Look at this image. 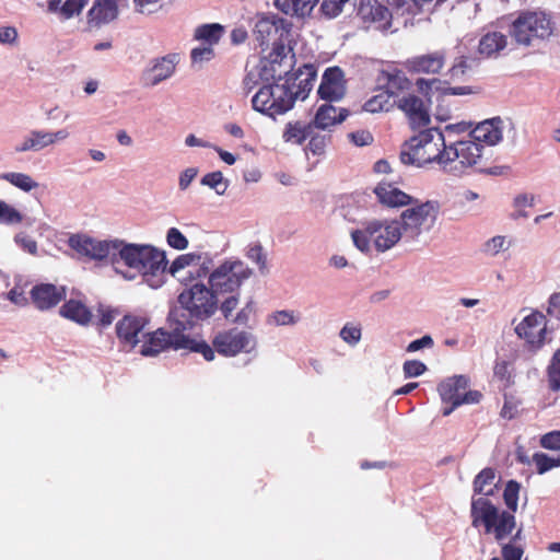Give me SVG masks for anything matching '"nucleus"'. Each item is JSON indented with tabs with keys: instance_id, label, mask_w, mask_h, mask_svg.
<instances>
[{
	"instance_id": "f257e3e1",
	"label": "nucleus",
	"mask_w": 560,
	"mask_h": 560,
	"mask_svg": "<svg viewBox=\"0 0 560 560\" xmlns=\"http://www.w3.org/2000/svg\"><path fill=\"white\" fill-rule=\"evenodd\" d=\"M219 307L218 296L210 287L195 282L184 289L177 296V305L168 314L182 329H192L198 323L211 318Z\"/></svg>"
},
{
	"instance_id": "f03ea898",
	"label": "nucleus",
	"mask_w": 560,
	"mask_h": 560,
	"mask_svg": "<svg viewBox=\"0 0 560 560\" xmlns=\"http://www.w3.org/2000/svg\"><path fill=\"white\" fill-rule=\"evenodd\" d=\"M444 132L439 128H428L406 141L399 154L405 165L423 167L436 163L444 171L448 160Z\"/></svg>"
},
{
	"instance_id": "7ed1b4c3",
	"label": "nucleus",
	"mask_w": 560,
	"mask_h": 560,
	"mask_svg": "<svg viewBox=\"0 0 560 560\" xmlns=\"http://www.w3.org/2000/svg\"><path fill=\"white\" fill-rule=\"evenodd\" d=\"M118 244L119 257L126 266L138 270L149 287L158 289L163 285L167 266L164 252L151 245L125 244L119 241Z\"/></svg>"
},
{
	"instance_id": "20e7f679",
	"label": "nucleus",
	"mask_w": 560,
	"mask_h": 560,
	"mask_svg": "<svg viewBox=\"0 0 560 560\" xmlns=\"http://www.w3.org/2000/svg\"><path fill=\"white\" fill-rule=\"evenodd\" d=\"M171 331L159 328L153 332L143 334L140 353L143 357H155L170 348L174 350H189L202 354L207 361L214 359L213 350L205 340H195L185 334V329L174 320H168Z\"/></svg>"
},
{
	"instance_id": "39448f33",
	"label": "nucleus",
	"mask_w": 560,
	"mask_h": 560,
	"mask_svg": "<svg viewBox=\"0 0 560 560\" xmlns=\"http://www.w3.org/2000/svg\"><path fill=\"white\" fill-rule=\"evenodd\" d=\"M555 30L552 18L544 11H524L511 23L509 34L520 46H534L548 39Z\"/></svg>"
},
{
	"instance_id": "423d86ee",
	"label": "nucleus",
	"mask_w": 560,
	"mask_h": 560,
	"mask_svg": "<svg viewBox=\"0 0 560 560\" xmlns=\"http://www.w3.org/2000/svg\"><path fill=\"white\" fill-rule=\"evenodd\" d=\"M470 515L472 526L478 527L482 524L486 533H492L497 541L503 540L513 532L516 525L513 513L499 512L497 506L487 498L472 499Z\"/></svg>"
},
{
	"instance_id": "0eeeda50",
	"label": "nucleus",
	"mask_w": 560,
	"mask_h": 560,
	"mask_svg": "<svg viewBox=\"0 0 560 560\" xmlns=\"http://www.w3.org/2000/svg\"><path fill=\"white\" fill-rule=\"evenodd\" d=\"M351 237L355 247L363 253L370 250L371 241L377 252H385L400 240L401 228L397 221H372L366 223L363 229L353 230Z\"/></svg>"
},
{
	"instance_id": "6e6552de",
	"label": "nucleus",
	"mask_w": 560,
	"mask_h": 560,
	"mask_svg": "<svg viewBox=\"0 0 560 560\" xmlns=\"http://www.w3.org/2000/svg\"><path fill=\"white\" fill-rule=\"evenodd\" d=\"M273 81V83L262 85L253 96L252 105L256 112H259L271 118L283 115L294 106L292 88L290 79L283 83Z\"/></svg>"
},
{
	"instance_id": "1a4fd4ad",
	"label": "nucleus",
	"mask_w": 560,
	"mask_h": 560,
	"mask_svg": "<svg viewBox=\"0 0 560 560\" xmlns=\"http://www.w3.org/2000/svg\"><path fill=\"white\" fill-rule=\"evenodd\" d=\"M252 276V269L240 259H226L208 278V283L217 296L233 294Z\"/></svg>"
},
{
	"instance_id": "9d476101",
	"label": "nucleus",
	"mask_w": 560,
	"mask_h": 560,
	"mask_svg": "<svg viewBox=\"0 0 560 560\" xmlns=\"http://www.w3.org/2000/svg\"><path fill=\"white\" fill-rule=\"evenodd\" d=\"M448 160L445 163L444 172L454 176H460L474 166L483 165V145L472 139L458 140L446 145Z\"/></svg>"
},
{
	"instance_id": "9b49d317",
	"label": "nucleus",
	"mask_w": 560,
	"mask_h": 560,
	"mask_svg": "<svg viewBox=\"0 0 560 560\" xmlns=\"http://www.w3.org/2000/svg\"><path fill=\"white\" fill-rule=\"evenodd\" d=\"M469 378L465 375H455L441 382L438 392L443 402L451 404V407L443 410V416L451 415L462 405L478 404L482 394L479 390H467Z\"/></svg>"
},
{
	"instance_id": "f8f14e48",
	"label": "nucleus",
	"mask_w": 560,
	"mask_h": 560,
	"mask_svg": "<svg viewBox=\"0 0 560 560\" xmlns=\"http://www.w3.org/2000/svg\"><path fill=\"white\" fill-rule=\"evenodd\" d=\"M213 353L217 351L223 357H236L240 353H249L256 347V338L246 330L236 327L218 331L212 338Z\"/></svg>"
},
{
	"instance_id": "ddd939ff",
	"label": "nucleus",
	"mask_w": 560,
	"mask_h": 560,
	"mask_svg": "<svg viewBox=\"0 0 560 560\" xmlns=\"http://www.w3.org/2000/svg\"><path fill=\"white\" fill-rule=\"evenodd\" d=\"M439 212V206L434 201H425L413 206L401 213L400 228L406 236L411 240L418 237L422 229H430L435 222Z\"/></svg>"
},
{
	"instance_id": "4468645a",
	"label": "nucleus",
	"mask_w": 560,
	"mask_h": 560,
	"mask_svg": "<svg viewBox=\"0 0 560 560\" xmlns=\"http://www.w3.org/2000/svg\"><path fill=\"white\" fill-rule=\"evenodd\" d=\"M515 334L524 339L529 350L537 351L546 341V316L539 311H533L515 327Z\"/></svg>"
},
{
	"instance_id": "2eb2a0df",
	"label": "nucleus",
	"mask_w": 560,
	"mask_h": 560,
	"mask_svg": "<svg viewBox=\"0 0 560 560\" xmlns=\"http://www.w3.org/2000/svg\"><path fill=\"white\" fill-rule=\"evenodd\" d=\"M69 246L77 253L92 259L102 260L119 248L118 241H95L83 235H72Z\"/></svg>"
},
{
	"instance_id": "dca6fc26",
	"label": "nucleus",
	"mask_w": 560,
	"mask_h": 560,
	"mask_svg": "<svg viewBox=\"0 0 560 560\" xmlns=\"http://www.w3.org/2000/svg\"><path fill=\"white\" fill-rule=\"evenodd\" d=\"M290 49L283 43H275L268 57V66H264V73L266 80L281 81L283 75H287L292 68V59L288 54Z\"/></svg>"
},
{
	"instance_id": "f3484780",
	"label": "nucleus",
	"mask_w": 560,
	"mask_h": 560,
	"mask_svg": "<svg viewBox=\"0 0 560 560\" xmlns=\"http://www.w3.org/2000/svg\"><path fill=\"white\" fill-rule=\"evenodd\" d=\"M149 320L143 316L125 315L116 324V335L120 343L129 349H135L143 337V329Z\"/></svg>"
},
{
	"instance_id": "a211bd4d",
	"label": "nucleus",
	"mask_w": 560,
	"mask_h": 560,
	"mask_svg": "<svg viewBox=\"0 0 560 560\" xmlns=\"http://www.w3.org/2000/svg\"><path fill=\"white\" fill-rule=\"evenodd\" d=\"M67 289L63 285L52 283H39L30 291V298L34 306L39 311H48L66 300Z\"/></svg>"
},
{
	"instance_id": "6ab92c4d",
	"label": "nucleus",
	"mask_w": 560,
	"mask_h": 560,
	"mask_svg": "<svg viewBox=\"0 0 560 560\" xmlns=\"http://www.w3.org/2000/svg\"><path fill=\"white\" fill-rule=\"evenodd\" d=\"M358 15L364 23L373 24L376 30H387L392 24L390 11L377 0H361Z\"/></svg>"
},
{
	"instance_id": "aec40b11",
	"label": "nucleus",
	"mask_w": 560,
	"mask_h": 560,
	"mask_svg": "<svg viewBox=\"0 0 560 560\" xmlns=\"http://www.w3.org/2000/svg\"><path fill=\"white\" fill-rule=\"evenodd\" d=\"M324 101L336 102L346 94L343 72L339 67H330L325 70L317 91Z\"/></svg>"
},
{
	"instance_id": "412c9836",
	"label": "nucleus",
	"mask_w": 560,
	"mask_h": 560,
	"mask_svg": "<svg viewBox=\"0 0 560 560\" xmlns=\"http://www.w3.org/2000/svg\"><path fill=\"white\" fill-rule=\"evenodd\" d=\"M69 137V132L66 129L58 130L56 132H49L44 130H32L23 140V142L15 148L16 152L26 151H39L43 150L57 141L65 140Z\"/></svg>"
},
{
	"instance_id": "4be33fe9",
	"label": "nucleus",
	"mask_w": 560,
	"mask_h": 560,
	"mask_svg": "<svg viewBox=\"0 0 560 560\" xmlns=\"http://www.w3.org/2000/svg\"><path fill=\"white\" fill-rule=\"evenodd\" d=\"M445 61V51L436 50L407 59L406 68L413 73L436 74L443 69Z\"/></svg>"
},
{
	"instance_id": "5701e85b",
	"label": "nucleus",
	"mask_w": 560,
	"mask_h": 560,
	"mask_svg": "<svg viewBox=\"0 0 560 560\" xmlns=\"http://www.w3.org/2000/svg\"><path fill=\"white\" fill-rule=\"evenodd\" d=\"M285 79H290L294 102L298 98L305 100L316 80V70L313 65H304L298 72L291 73L290 71L287 75H283L282 80Z\"/></svg>"
},
{
	"instance_id": "b1692460",
	"label": "nucleus",
	"mask_w": 560,
	"mask_h": 560,
	"mask_svg": "<svg viewBox=\"0 0 560 560\" xmlns=\"http://www.w3.org/2000/svg\"><path fill=\"white\" fill-rule=\"evenodd\" d=\"M118 16L116 0H95L88 12V22L91 26L100 27L108 24Z\"/></svg>"
},
{
	"instance_id": "393cba45",
	"label": "nucleus",
	"mask_w": 560,
	"mask_h": 560,
	"mask_svg": "<svg viewBox=\"0 0 560 560\" xmlns=\"http://www.w3.org/2000/svg\"><path fill=\"white\" fill-rule=\"evenodd\" d=\"M398 108L408 116L413 125L425 126L430 122V116L424 103L417 95L408 94L402 96L398 101Z\"/></svg>"
},
{
	"instance_id": "a878e982",
	"label": "nucleus",
	"mask_w": 560,
	"mask_h": 560,
	"mask_svg": "<svg viewBox=\"0 0 560 560\" xmlns=\"http://www.w3.org/2000/svg\"><path fill=\"white\" fill-rule=\"evenodd\" d=\"M378 201L387 207H402L412 203V197L404 192L394 184L381 182L374 188Z\"/></svg>"
},
{
	"instance_id": "bb28decb",
	"label": "nucleus",
	"mask_w": 560,
	"mask_h": 560,
	"mask_svg": "<svg viewBox=\"0 0 560 560\" xmlns=\"http://www.w3.org/2000/svg\"><path fill=\"white\" fill-rule=\"evenodd\" d=\"M377 81L385 88L389 96H397L411 86V81L406 77L402 70L397 68L382 70Z\"/></svg>"
},
{
	"instance_id": "cd10ccee",
	"label": "nucleus",
	"mask_w": 560,
	"mask_h": 560,
	"mask_svg": "<svg viewBox=\"0 0 560 560\" xmlns=\"http://www.w3.org/2000/svg\"><path fill=\"white\" fill-rule=\"evenodd\" d=\"M349 115L348 109L336 107L331 104H323L316 110L312 120V126L317 129H328L335 125L341 124Z\"/></svg>"
},
{
	"instance_id": "c85d7f7f",
	"label": "nucleus",
	"mask_w": 560,
	"mask_h": 560,
	"mask_svg": "<svg viewBox=\"0 0 560 560\" xmlns=\"http://www.w3.org/2000/svg\"><path fill=\"white\" fill-rule=\"evenodd\" d=\"M500 119L485 120L476 126L469 137L479 144L495 145L502 140V130L499 127Z\"/></svg>"
},
{
	"instance_id": "c756f323",
	"label": "nucleus",
	"mask_w": 560,
	"mask_h": 560,
	"mask_svg": "<svg viewBox=\"0 0 560 560\" xmlns=\"http://www.w3.org/2000/svg\"><path fill=\"white\" fill-rule=\"evenodd\" d=\"M59 314L81 326H88L93 317L91 310L82 301L74 299L66 301L59 308Z\"/></svg>"
},
{
	"instance_id": "7c9ffc66",
	"label": "nucleus",
	"mask_w": 560,
	"mask_h": 560,
	"mask_svg": "<svg viewBox=\"0 0 560 560\" xmlns=\"http://www.w3.org/2000/svg\"><path fill=\"white\" fill-rule=\"evenodd\" d=\"M283 26V20L277 16H259L254 28V35L260 45L275 38Z\"/></svg>"
},
{
	"instance_id": "2f4dec72",
	"label": "nucleus",
	"mask_w": 560,
	"mask_h": 560,
	"mask_svg": "<svg viewBox=\"0 0 560 560\" xmlns=\"http://www.w3.org/2000/svg\"><path fill=\"white\" fill-rule=\"evenodd\" d=\"M506 45V35L497 31L488 32L479 40L478 52L485 58L497 57Z\"/></svg>"
},
{
	"instance_id": "473e14b6",
	"label": "nucleus",
	"mask_w": 560,
	"mask_h": 560,
	"mask_svg": "<svg viewBox=\"0 0 560 560\" xmlns=\"http://www.w3.org/2000/svg\"><path fill=\"white\" fill-rule=\"evenodd\" d=\"M176 58V55H170L159 60L147 72L145 84L153 86L170 78L175 71Z\"/></svg>"
},
{
	"instance_id": "72a5a7b5",
	"label": "nucleus",
	"mask_w": 560,
	"mask_h": 560,
	"mask_svg": "<svg viewBox=\"0 0 560 560\" xmlns=\"http://www.w3.org/2000/svg\"><path fill=\"white\" fill-rule=\"evenodd\" d=\"M420 92L428 94L435 89L443 95H468L475 93L472 86H450L448 82H442L440 79H418L416 82Z\"/></svg>"
},
{
	"instance_id": "f704fd0d",
	"label": "nucleus",
	"mask_w": 560,
	"mask_h": 560,
	"mask_svg": "<svg viewBox=\"0 0 560 560\" xmlns=\"http://www.w3.org/2000/svg\"><path fill=\"white\" fill-rule=\"evenodd\" d=\"M315 126H312V121L305 124L303 121H290L285 125L283 131V140L285 142H292L295 144H302L308 136H312Z\"/></svg>"
},
{
	"instance_id": "c9c22d12",
	"label": "nucleus",
	"mask_w": 560,
	"mask_h": 560,
	"mask_svg": "<svg viewBox=\"0 0 560 560\" xmlns=\"http://www.w3.org/2000/svg\"><path fill=\"white\" fill-rule=\"evenodd\" d=\"M86 4V0H49L48 9L59 11L65 19H71L81 13Z\"/></svg>"
},
{
	"instance_id": "e433bc0d",
	"label": "nucleus",
	"mask_w": 560,
	"mask_h": 560,
	"mask_svg": "<svg viewBox=\"0 0 560 560\" xmlns=\"http://www.w3.org/2000/svg\"><path fill=\"white\" fill-rule=\"evenodd\" d=\"M317 0H275V5L288 15L303 16L316 3Z\"/></svg>"
},
{
	"instance_id": "4c0bfd02",
	"label": "nucleus",
	"mask_w": 560,
	"mask_h": 560,
	"mask_svg": "<svg viewBox=\"0 0 560 560\" xmlns=\"http://www.w3.org/2000/svg\"><path fill=\"white\" fill-rule=\"evenodd\" d=\"M471 71V67L468 62V58L460 56L456 58L454 65L448 69L446 77L447 79L443 82H448L450 86L452 83L465 81Z\"/></svg>"
},
{
	"instance_id": "58836bf2",
	"label": "nucleus",
	"mask_w": 560,
	"mask_h": 560,
	"mask_svg": "<svg viewBox=\"0 0 560 560\" xmlns=\"http://www.w3.org/2000/svg\"><path fill=\"white\" fill-rule=\"evenodd\" d=\"M495 479V471L491 467L483 468L474 479V492L482 495H492L491 488Z\"/></svg>"
},
{
	"instance_id": "ea45409f",
	"label": "nucleus",
	"mask_w": 560,
	"mask_h": 560,
	"mask_svg": "<svg viewBox=\"0 0 560 560\" xmlns=\"http://www.w3.org/2000/svg\"><path fill=\"white\" fill-rule=\"evenodd\" d=\"M224 34V27L219 23L202 24L195 31V38L209 45L217 44Z\"/></svg>"
},
{
	"instance_id": "a19ab883",
	"label": "nucleus",
	"mask_w": 560,
	"mask_h": 560,
	"mask_svg": "<svg viewBox=\"0 0 560 560\" xmlns=\"http://www.w3.org/2000/svg\"><path fill=\"white\" fill-rule=\"evenodd\" d=\"M0 178L26 192L38 186L30 175L24 173H3L0 175Z\"/></svg>"
},
{
	"instance_id": "79ce46f5",
	"label": "nucleus",
	"mask_w": 560,
	"mask_h": 560,
	"mask_svg": "<svg viewBox=\"0 0 560 560\" xmlns=\"http://www.w3.org/2000/svg\"><path fill=\"white\" fill-rule=\"evenodd\" d=\"M390 96L385 91L372 96L369 98L364 105L363 108L365 112L375 114L381 112H388L393 104L390 102Z\"/></svg>"
},
{
	"instance_id": "37998d69",
	"label": "nucleus",
	"mask_w": 560,
	"mask_h": 560,
	"mask_svg": "<svg viewBox=\"0 0 560 560\" xmlns=\"http://www.w3.org/2000/svg\"><path fill=\"white\" fill-rule=\"evenodd\" d=\"M547 381L550 390H560V348L553 353L547 368Z\"/></svg>"
},
{
	"instance_id": "c03bdc74",
	"label": "nucleus",
	"mask_w": 560,
	"mask_h": 560,
	"mask_svg": "<svg viewBox=\"0 0 560 560\" xmlns=\"http://www.w3.org/2000/svg\"><path fill=\"white\" fill-rule=\"evenodd\" d=\"M201 184L214 189L218 195H223L228 188V183L220 171L206 174L201 178Z\"/></svg>"
},
{
	"instance_id": "a18cd8bd",
	"label": "nucleus",
	"mask_w": 560,
	"mask_h": 560,
	"mask_svg": "<svg viewBox=\"0 0 560 560\" xmlns=\"http://www.w3.org/2000/svg\"><path fill=\"white\" fill-rule=\"evenodd\" d=\"M521 485L515 480L508 481L504 491L503 499L506 506L515 512L517 510L518 504V493H520Z\"/></svg>"
},
{
	"instance_id": "49530a36",
	"label": "nucleus",
	"mask_w": 560,
	"mask_h": 560,
	"mask_svg": "<svg viewBox=\"0 0 560 560\" xmlns=\"http://www.w3.org/2000/svg\"><path fill=\"white\" fill-rule=\"evenodd\" d=\"M22 214L16 209L0 200V223L18 224L22 222Z\"/></svg>"
},
{
	"instance_id": "de8ad7c7",
	"label": "nucleus",
	"mask_w": 560,
	"mask_h": 560,
	"mask_svg": "<svg viewBox=\"0 0 560 560\" xmlns=\"http://www.w3.org/2000/svg\"><path fill=\"white\" fill-rule=\"evenodd\" d=\"M310 141L306 147V150L312 152L314 155H322L325 152V148L327 141L330 140L329 136L319 135L312 132V136H308Z\"/></svg>"
},
{
	"instance_id": "09e8293b",
	"label": "nucleus",
	"mask_w": 560,
	"mask_h": 560,
	"mask_svg": "<svg viewBox=\"0 0 560 560\" xmlns=\"http://www.w3.org/2000/svg\"><path fill=\"white\" fill-rule=\"evenodd\" d=\"M166 241L172 248L177 250H183L188 246V240L177 228H171L167 231Z\"/></svg>"
},
{
	"instance_id": "8fccbe9b",
	"label": "nucleus",
	"mask_w": 560,
	"mask_h": 560,
	"mask_svg": "<svg viewBox=\"0 0 560 560\" xmlns=\"http://www.w3.org/2000/svg\"><path fill=\"white\" fill-rule=\"evenodd\" d=\"M521 401L513 396L504 395V404L500 411V416L504 419L512 420L518 413Z\"/></svg>"
},
{
	"instance_id": "3c124183",
	"label": "nucleus",
	"mask_w": 560,
	"mask_h": 560,
	"mask_svg": "<svg viewBox=\"0 0 560 560\" xmlns=\"http://www.w3.org/2000/svg\"><path fill=\"white\" fill-rule=\"evenodd\" d=\"M238 293L230 294L222 303L219 305L218 310L221 311L224 319L230 320L233 318V313L238 306Z\"/></svg>"
},
{
	"instance_id": "603ef678",
	"label": "nucleus",
	"mask_w": 560,
	"mask_h": 560,
	"mask_svg": "<svg viewBox=\"0 0 560 560\" xmlns=\"http://www.w3.org/2000/svg\"><path fill=\"white\" fill-rule=\"evenodd\" d=\"M255 314V303L253 300H248L246 304L236 313L231 319L233 324L247 325L250 317Z\"/></svg>"
},
{
	"instance_id": "864d4df0",
	"label": "nucleus",
	"mask_w": 560,
	"mask_h": 560,
	"mask_svg": "<svg viewBox=\"0 0 560 560\" xmlns=\"http://www.w3.org/2000/svg\"><path fill=\"white\" fill-rule=\"evenodd\" d=\"M349 0H323L320 11L328 18L337 16Z\"/></svg>"
},
{
	"instance_id": "5fc2aeb1",
	"label": "nucleus",
	"mask_w": 560,
	"mask_h": 560,
	"mask_svg": "<svg viewBox=\"0 0 560 560\" xmlns=\"http://www.w3.org/2000/svg\"><path fill=\"white\" fill-rule=\"evenodd\" d=\"M533 205H534L533 196H528L526 194L518 195L514 199V207L516 208V211L514 213H512V218L515 220L518 218H526L527 213L525 211H523V208L533 207Z\"/></svg>"
},
{
	"instance_id": "6e6d98bb",
	"label": "nucleus",
	"mask_w": 560,
	"mask_h": 560,
	"mask_svg": "<svg viewBox=\"0 0 560 560\" xmlns=\"http://www.w3.org/2000/svg\"><path fill=\"white\" fill-rule=\"evenodd\" d=\"M533 463L535 464L536 471L539 475H542L553 468L552 457L541 452L533 455Z\"/></svg>"
},
{
	"instance_id": "4d7b16f0",
	"label": "nucleus",
	"mask_w": 560,
	"mask_h": 560,
	"mask_svg": "<svg viewBox=\"0 0 560 560\" xmlns=\"http://www.w3.org/2000/svg\"><path fill=\"white\" fill-rule=\"evenodd\" d=\"M539 443L546 450L560 451V430L550 431L541 435Z\"/></svg>"
},
{
	"instance_id": "13d9d810",
	"label": "nucleus",
	"mask_w": 560,
	"mask_h": 560,
	"mask_svg": "<svg viewBox=\"0 0 560 560\" xmlns=\"http://www.w3.org/2000/svg\"><path fill=\"white\" fill-rule=\"evenodd\" d=\"M402 370H404V375L406 378L417 377L427 371V366L421 361L408 360L404 363Z\"/></svg>"
},
{
	"instance_id": "bf43d9fd",
	"label": "nucleus",
	"mask_w": 560,
	"mask_h": 560,
	"mask_svg": "<svg viewBox=\"0 0 560 560\" xmlns=\"http://www.w3.org/2000/svg\"><path fill=\"white\" fill-rule=\"evenodd\" d=\"M98 319L96 325L101 328L109 326L117 316V311L109 306L100 305L97 308Z\"/></svg>"
},
{
	"instance_id": "052dcab7",
	"label": "nucleus",
	"mask_w": 560,
	"mask_h": 560,
	"mask_svg": "<svg viewBox=\"0 0 560 560\" xmlns=\"http://www.w3.org/2000/svg\"><path fill=\"white\" fill-rule=\"evenodd\" d=\"M340 337L343 341L350 345H355L361 339V328L359 326L346 324L340 331Z\"/></svg>"
},
{
	"instance_id": "680f3d73",
	"label": "nucleus",
	"mask_w": 560,
	"mask_h": 560,
	"mask_svg": "<svg viewBox=\"0 0 560 560\" xmlns=\"http://www.w3.org/2000/svg\"><path fill=\"white\" fill-rule=\"evenodd\" d=\"M247 257L259 266L261 272L267 269L266 255L264 254L260 244L252 246L247 252Z\"/></svg>"
},
{
	"instance_id": "e2e57ef3",
	"label": "nucleus",
	"mask_w": 560,
	"mask_h": 560,
	"mask_svg": "<svg viewBox=\"0 0 560 560\" xmlns=\"http://www.w3.org/2000/svg\"><path fill=\"white\" fill-rule=\"evenodd\" d=\"M15 243L22 247L23 250L27 252L31 255L37 254V243L31 236L20 233L14 237Z\"/></svg>"
},
{
	"instance_id": "0e129e2a",
	"label": "nucleus",
	"mask_w": 560,
	"mask_h": 560,
	"mask_svg": "<svg viewBox=\"0 0 560 560\" xmlns=\"http://www.w3.org/2000/svg\"><path fill=\"white\" fill-rule=\"evenodd\" d=\"M502 560H522L524 549L513 544H504L501 549Z\"/></svg>"
},
{
	"instance_id": "69168bd1",
	"label": "nucleus",
	"mask_w": 560,
	"mask_h": 560,
	"mask_svg": "<svg viewBox=\"0 0 560 560\" xmlns=\"http://www.w3.org/2000/svg\"><path fill=\"white\" fill-rule=\"evenodd\" d=\"M195 255L194 254H185V255H180L178 256L173 262L172 265L170 266L168 268V272L172 275V276H175V273L182 269H184L185 267L189 266L194 259H195Z\"/></svg>"
},
{
	"instance_id": "338daca9",
	"label": "nucleus",
	"mask_w": 560,
	"mask_h": 560,
	"mask_svg": "<svg viewBox=\"0 0 560 560\" xmlns=\"http://www.w3.org/2000/svg\"><path fill=\"white\" fill-rule=\"evenodd\" d=\"M504 245L505 237L502 235H497L485 244V252L489 255L494 256L504 249Z\"/></svg>"
},
{
	"instance_id": "774afa93",
	"label": "nucleus",
	"mask_w": 560,
	"mask_h": 560,
	"mask_svg": "<svg viewBox=\"0 0 560 560\" xmlns=\"http://www.w3.org/2000/svg\"><path fill=\"white\" fill-rule=\"evenodd\" d=\"M547 314L560 319V292L552 293L548 300Z\"/></svg>"
}]
</instances>
